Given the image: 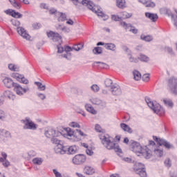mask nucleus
I'll use <instances>...</instances> for the list:
<instances>
[{"label": "nucleus", "mask_w": 177, "mask_h": 177, "mask_svg": "<svg viewBox=\"0 0 177 177\" xmlns=\"http://www.w3.org/2000/svg\"><path fill=\"white\" fill-rule=\"evenodd\" d=\"M99 138L102 142V144L108 150H114L115 153H122V150L120 148L118 144H115L113 142H111V137L107 134H101L99 136Z\"/></svg>", "instance_id": "nucleus-1"}, {"label": "nucleus", "mask_w": 177, "mask_h": 177, "mask_svg": "<svg viewBox=\"0 0 177 177\" xmlns=\"http://www.w3.org/2000/svg\"><path fill=\"white\" fill-rule=\"evenodd\" d=\"M71 1H72L73 3H74L77 8L78 6H81V5H84V6H87L88 9H89L90 10H92V12H93L94 13H96L97 16L102 18L104 17V20H106V19H109V17L104 15L103 12L102 11L99 12L96 10L95 8H93V6H95V4L91 1H89V0H71Z\"/></svg>", "instance_id": "nucleus-2"}, {"label": "nucleus", "mask_w": 177, "mask_h": 177, "mask_svg": "<svg viewBox=\"0 0 177 177\" xmlns=\"http://www.w3.org/2000/svg\"><path fill=\"white\" fill-rule=\"evenodd\" d=\"M130 149L134 153H139L145 156L146 158L151 157V150L149 149L147 147H142V145L136 141L130 140Z\"/></svg>", "instance_id": "nucleus-3"}, {"label": "nucleus", "mask_w": 177, "mask_h": 177, "mask_svg": "<svg viewBox=\"0 0 177 177\" xmlns=\"http://www.w3.org/2000/svg\"><path fill=\"white\" fill-rule=\"evenodd\" d=\"M145 102L148 106L153 110L156 114H158V115H164L165 114V109L164 108L161 107V105L160 104L157 103L156 102L151 101V99L150 97H145Z\"/></svg>", "instance_id": "nucleus-4"}, {"label": "nucleus", "mask_w": 177, "mask_h": 177, "mask_svg": "<svg viewBox=\"0 0 177 177\" xmlns=\"http://www.w3.org/2000/svg\"><path fill=\"white\" fill-rule=\"evenodd\" d=\"M11 23L12 26L15 27H17V33L22 37L24 39H26V41H29L30 38H31V36L27 32V30L24 29L23 27H20V21L17 19H12Z\"/></svg>", "instance_id": "nucleus-5"}, {"label": "nucleus", "mask_w": 177, "mask_h": 177, "mask_svg": "<svg viewBox=\"0 0 177 177\" xmlns=\"http://www.w3.org/2000/svg\"><path fill=\"white\" fill-rule=\"evenodd\" d=\"M167 88L174 95H177V78L172 77L168 80Z\"/></svg>", "instance_id": "nucleus-6"}, {"label": "nucleus", "mask_w": 177, "mask_h": 177, "mask_svg": "<svg viewBox=\"0 0 177 177\" xmlns=\"http://www.w3.org/2000/svg\"><path fill=\"white\" fill-rule=\"evenodd\" d=\"M136 173L139 175L140 177L147 176V173H146V169L143 167V164L136 163V166L133 167Z\"/></svg>", "instance_id": "nucleus-7"}, {"label": "nucleus", "mask_w": 177, "mask_h": 177, "mask_svg": "<svg viewBox=\"0 0 177 177\" xmlns=\"http://www.w3.org/2000/svg\"><path fill=\"white\" fill-rule=\"evenodd\" d=\"M14 91L19 96H23L24 93H27L30 91V88L28 86L23 88L20 84L16 83L14 86Z\"/></svg>", "instance_id": "nucleus-8"}, {"label": "nucleus", "mask_w": 177, "mask_h": 177, "mask_svg": "<svg viewBox=\"0 0 177 177\" xmlns=\"http://www.w3.org/2000/svg\"><path fill=\"white\" fill-rule=\"evenodd\" d=\"M85 161H86V156L82 154L75 156L72 160V162L75 165H80V164H84Z\"/></svg>", "instance_id": "nucleus-9"}, {"label": "nucleus", "mask_w": 177, "mask_h": 177, "mask_svg": "<svg viewBox=\"0 0 177 177\" xmlns=\"http://www.w3.org/2000/svg\"><path fill=\"white\" fill-rule=\"evenodd\" d=\"M25 125L24 126V129H32L35 131L37 129V124L30 121L29 118H26L25 120H22Z\"/></svg>", "instance_id": "nucleus-10"}, {"label": "nucleus", "mask_w": 177, "mask_h": 177, "mask_svg": "<svg viewBox=\"0 0 177 177\" xmlns=\"http://www.w3.org/2000/svg\"><path fill=\"white\" fill-rule=\"evenodd\" d=\"M12 77L13 78H15L17 81L21 82V84H24L25 85H27L28 84V80L26 79V77H24V75H20L19 73H13Z\"/></svg>", "instance_id": "nucleus-11"}, {"label": "nucleus", "mask_w": 177, "mask_h": 177, "mask_svg": "<svg viewBox=\"0 0 177 177\" xmlns=\"http://www.w3.org/2000/svg\"><path fill=\"white\" fill-rule=\"evenodd\" d=\"M6 15H9V16H12V17H15V19H21L23 17V15H21L19 12H16L15 10H6L4 11Z\"/></svg>", "instance_id": "nucleus-12"}, {"label": "nucleus", "mask_w": 177, "mask_h": 177, "mask_svg": "<svg viewBox=\"0 0 177 177\" xmlns=\"http://www.w3.org/2000/svg\"><path fill=\"white\" fill-rule=\"evenodd\" d=\"M111 92L114 96H120L122 93L121 87L118 84H113L111 86Z\"/></svg>", "instance_id": "nucleus-13"}, {"label": "nucleus", "mask_w": 177, "mask_h": 177, "mask_svg": "<svg viewBox=\"0 0 177 177\" xmlns=\"http://www.w3.org/2000/svg\"><path fill=\"white\" fill-rule=\"evenodd\" d=\"M59 133L58 131H56V130L53 129H50L47 131H45L44 135L46 138H48L50 139V138H56L57 136H59Z\"/></svg>", "instance_id": "nucleus-14"}, {"label": "nucleus", "mask_w": 177, "mask_h": 177, "mask_svg": "<svg viewBox=\"0 0 177 177\" xmlns=\"http://www.w3.org/2000/svg\"><path fill=\"white\" fill-rule=\"evenodd\" d=\"M47 37H48V38H52V40L54 42H57V41H60L62 39V36H60L59 33H56L53 31L47 32Z\"/></svg>", "instance_id": "nucleus-15"}, {"label": "nucleus", "mask_w": 177, "mask_h": 177, "mask_svg": "<svg viewBox=\"0 0 177 177\" xmlns=\"http://www.w3.org/2000/svg\"><path fill=\"white\" fill-rule=\"evenodd\" d=\"M120 25L125 28V30L129 29L130 32H132L133 34H136L138 32V29H136L134 26H132L131 24H127L125 21L120 22Z\"/></svg>", "instance_id": "nucleus-16"}, {"label": "nucleus", "mask_w": 177, "mask_h": 177, "mask_svg": "<svg viewBox=\"0 0 177 177\" xmlns=\"http://www.w3.org/2000/svg\"><path fill=\"white\" fill-rule=\"evenodd\" d=\"M77 151L78 147L75 145L65 147V154H75Z\"/></svg>", "instance_id": "nucleus-17"}, {"label": "nucleus", "mask_w": 177, "mask_h": 177, "mask_svg": "<svg viewBox=\"0 0 177 177\" xmlns=\"http://www.w3.org/2000/svg\"><path fill=\"white\" fill-rule=\"evenodd\" d=\"M90 102L93 104H95L96 106H99L100 107H106V102L102 101V100H100L99 98H92L90 100Z\"/></svg>", "instance_id": "nucleus-18"}, {"label": "nucleus", "mask_w": 177, "mask_h": 177, "mask_svg": "<svg viewBox=\"0 0 177 177\" xmlns=\"http://www.w3.org/2000/svg\"><path fill=\"white\" fill-rule=\"evenodd\" d=\"M3 82L7 88H15V85H16V83L9 77L3 79Z\"/></svg>", "instance_id": "nucleus-19"}, {"label": "nucleus", "mask_w": 177, "mask_h": 177, "mask_svg": "<svg viewBox=\"0 0 177 177\" xmlns=\"http://www.w3.org/2000/svg\"><path fill=\"white\" fill-rule=\"evenodd\" d=\"M138 2L145 5L146 8H154L156 6V3L151 1V0H138Z\"/></svg>", "instance_id": "nucleus-20"}, {"label": "nucleus", "mask_w": 177, "mask_h": 177, "mask_svg": "<svg viewBox=\"0 0 177 177\" xmlns=\"http://www.w3.org/2000/svg\"><path fill=\"white\" fill-rule=\"evenodd\" d=\"M55 153L57 154H66V147L63 146L62 144L57 145L55 148Z\"/></svg>", "instance_id": "nucleus-21"}, {"label": "nucleus", "mask_w": 177, "mask_h": 177, "mask_svg": "<svg viewBox=\"0 0 177 177\" xmlns=\"http://www.w3.org/2000/svg\"><path fill=\"white\" fill-rule=\"evenodd\" d=\"M145 17L151 20V21H157L158 19V15L157 14L151 13V12H145Z\"/></svg>", "instance_id": "nucleus-22"}, {"label": "nucleus", "mask_w": 177, "mask_h": 177, "mask_svg": "<svg viewBox=\"0 0 177 177\" xmlns=\"http://www.w3.org/2000/svg\"><path fill=\"white\" fill-rule=\"evenodd\" d=\"M85 109L86 111H88V113H91V114H93V115H95V114H97V111L95 110V108H93V106H92L91 104H86Z\"/></svg>", "instance_id": "nucleus-23"}, {"label": "nucleus", "mask_w": 177, "mask_h": 177, "mask_svg": "<svg viewBox=\"0 0 177 177\" xmlns=\"http://www.w3.org/2000/svg\"><path fill=\"white\" fill-rule=\"evenodd\" d=\"M120 128H122L124 132H128V133H132V132H133L132 128H131L129 126H128V124L125 123H121Z\"/></svg>", "instance_id": "nucleus-24"}, {"label": "nucleus", "mask_w": 177, "mask_h": 177, "mask_svg": "<svg viewBox=\"0 0 177 177\" xmlns=\"http://www.w3.org/2000/svg\"><path fill=\"white\" fill-rule=\"evenodd\" d=\"M3 96H5V97H8V99H11L12 100H15L16 97V95L9 90H6L3 92Z\"/></svg>", "instance_id": "nucleus-25"}, {"label": "nucleus", "mask_w": 177, "mask_h": 177, "mask_svg": "<svg viewBox=\"0 0 177 177\" xmlns=\"http://www.w3.org/2000/svg\"><path fill=\"white\" fill-rule=\"evenodd\" d=\"M84 172L86 175H93V173L95 172V169L90 166H86L84 169Z\"/></svg>", "instance_id": "nucleus-26"}, {"label": "nucleus", "mask_w": 177, "mask_h": 177, "mask_svg": "<svg viewBox=\"0 0 177 177\" xmlns=\"http://www.w3.org/2000/svg\"><path fill=\"white\" fill-rule=\"evenodd\" d=\"M162 102L167 107H169V109H173L174 102H172V100L171 99L165 98L162 100Z\"/></svg>", "instance_id": "nucleus-27"}, {"label": "nucleus", "mask_w": 177, "mask_h": 177, "mask_svg": "<svg viewBox=\"0 0 177 177\" xmlns=\"http://www.w3.org/2000/svg\"><path fill=\"white\" fill-rule=\"evenodd\" d=\"M0 135L3 136L4 138H7V139H10L12 136L10 135V132L5 130V129H0Z\"/></svg>", "instance_id": "nucleus-28"}, {"label": "nucleus", "mask_w": 177, "mask_h": 177, "mask_svg": "<svg viewBox=\"0 0 177 177\" xmlns=\"http://www.w3.org/2000/svg\"><path fill=\"white\" fill-rule=\"evenodd\" d=\"M126 1L125 0H116V6L119 8V9H124V8H126L125 6Z\"/></svg>", "instance_id": "nucleus-29"}, {"label": "nucleus", "mask_w": 177, "mask_h": 177, "mask_svg": "<svg viewBox=\"0 0 177 177\" xmlns=\"http://www.w3.org/2000/svg\"><path fill=\"white\" fill-rule=\"evenodd\" d=\"M133 79L136 81H140L142 79V74H140V72L139 71H133Z\"/></svg>", "instance_id": "nucleus-30"}, {"label": "nucleus", "mask_w": 177, "mask_h": 177, "mask_svg": "<svg viewBox=\"0 0 177 177\" xmlns=\"http://www.w3.org/2000/svg\"><path fill=\"white\" fill-rule=\"evenodd\" d=\"M153 139L155 140V142H156L158 145H159V146H164L166 142L165 140L162 138H158L157 136H153Z\"/></svg>", "instance_id": "nucleus-31"}, {"label": "nucleus", "mask_w": 177, "mask_h": 177, "mask_svg": "<svg viewBox=\"0 0 177 177\" xmlns=\"http://www.w3.org/2000/svg\"><path fill=\"white\" fill-rule=\"evenodd\" d=\"M32 162L35 165H42L44 159L42 158H35L32 159Z\"/></svg>", "instance_id": "nucleus-32"}, {"label": "nucleus", "mask_w": 177, "mask_h": 177, "mask_svg": "<svg viewBox=\"0 0 177 177\" xmlns=\"http://www.w3.org/2000/svg\"><path fill=\"white\" fill-rule=\"evenodd\" d=\"M138 59L139 60H140V62H144L145 63L150 62V57H147V55L144 54H140Z\"/></svg>", "instance_id": "nucleus-33"}, {"label": "nucleus", "mask_w": 177, "mask_h": 177, "mask_svg": "<svg viewBox=\"0 0 177 177\" xmlns=\"http://www.w3.org/2000/svg\"><path fill=\"white\" fill-rule=\"evenodd\" d=\"M104 48H106L109 50H112L113 52H114V50H115V44L113 43H106Z\"/></svg>", "instance_id": "nucleus-34"}, {"label": "nucleus", "mask_w": 177, "mask_h": 177, "mask_svg": "<svg viewBox=\"0 0 177 177\" xmlns=\"http://www.w3.org/2000/svg\"><path fill=\"white\" fill-rule=\"evenodd\" d=\"M140 39H142V41H145V42H151V41H153V37L150 35L146 36L144 35H141Z\"/></svg>", "instance_id": "nucleus-35"}, {"label": "nucleus", "mask_w": 177, "mask_h": 177, "mask_svg": "<svg viewBox=\"0 0 177 177\" xmlns=\"http://www.w3.org/2000/svg\"><path fill=\"white\" fill-rule=\"evenodd\" d=\"M93 53L94 55H102V53H103V48L100 46L95 47L93 50Z\"/></svg>", "instance_id": "nucleus-36"}, {"label": "nucleus", "mask_w": 177, "mask_h": 177, "mask_svg": "<svg viewBox=\"0 0 177 177\" xmlns=\"http://www.w3.org/2000/svg\"><path fill=\"white\" fill-rule=\"evenodd\" d=\"M58 21H66L67 20V15L63 12H58Z\"/></svg>", "instance_id": "nucleus-37"}, {"label": "nucleus", "mask_w": 177, "mask_h": 177, "mask_svg": "<svg viewBox=\"0 0 177 177\" xmlns=\"http://www.w3.org/2000/svg\"><path fill=\"white\" fill-rule=\"evenodd\" d=\"M8 68L11 71H19V68L17 67V66H16L13 64H8Z\"/></svg>", "instance_id": "nucleus-38"}, {"label": "nucleus", "mask_w": 177, "mask_h": 177, "mask_svg": "<svg viewBox=\"0 0 177 177\" xmlns=\"http://www.w3.org/2000/svg\"><path fill=\"white\" fill-rule=\"evenodd\" d=\"M104 85L106 88H110V86L113 85V80L109 78L106 79L104 81Z\"/></svg>", "instance_id": "nucleus-39"}, {"label": "nucleus", "mask_w": 177, "mask_h": 177, "mask_svg": "<svg viewBox=\"0 0 177 177\" xmlns=\"http://www.w3.org/2000/svg\"><path fill=\"white\" fill-rule=\"evenodd\" d=\"M128 56H129V60L131 63H138V62H139V60H138L137 58L133 57L132 55H131V53H128Z\"/></svg>", "instance_id": "nucleus-40"}, {"label": "nucleus", "mask_w": 177, "mask_h": 177, "mask_svg": "<svg viewBox=\"0 0 177 177\" xmlns=\"http://www.w3.org/2000/svg\"><path fill=\"white\" fill-rule=\"evenodd\" d=\"M142 81H144V82H149V81L150 80V74H144L142 77Z\"/></svg>", "instance_id": "nucleus-41"}, {"label": "nucleus", "mask_w": 177, "mask_h": 177, "mask_svg": "<svg viewBox=\"0 0 177 177\" xmlns=\"http://www.w3.org/2000/svg\"><path fill=\"white\" fill-rule=\"evenodd\" d=\"M165 167H167V168H171V167H172V161L171 160V159L169 158H167L165 160Z\"/></svg>", "instance_id": "nucleus-42"}, {"label": "nucleus", "mask_w": 177, "mask_h": 177, "mask_svg": "<svg viewBox=\"0 0 177 177\" xmlns=\"http://www.w3.org/2000/svg\"><path fill=\"white\" fill-rule=\"evenodd\" d=\"M164 12H165V15H167L169 17L170 16L171 17V19H174V17H175V15H174V14H172V12H171V10H169L168 8H165L164 10Z\"/></svg>", "instance_id": "nucleus-43"}, {"label": "nucleus", "mask_w": 177, "mask_h": 177, "mask_svg": "<svg viewBox=\"0 0 177 177\" xmlns=\"http://www.w3.org/2000/svg\"><path fill=\"white\" fill-rule=\"evenodd\" d=\"M65 131H66L68 136H74V131L71 128H66Z\"/></svg>", "instance_id": "nucleus-44"}, {"label": "nucleus", "mask_w": 177, "mask_h": 177, "mask_svg": "<svg viewBox=\"0 0 177 177\" xmlns=\"http://www.w3.org/2000/svg\"><path fill=\"white\" fill-rule=\"evenodd\" d=\"M22 157L25 160H27V161H30L31 160V156H30L29 152L24 153L23 155H22Z\"/></svg>", "instance_id": "nucleus-45"}, {"label": "nucleus", "mask_w": 177, "mask_h": 177, "mask_svg": "<svg viewBox=\"0 0 177 177\" xmlns=\"http://www.w3.org/2000/svg\"><path fill=\"white\" fill-rule=\"evenodd\" d=\"M51 142L54 145H57V146H59V145H62L60 144V140L55 137H53V138H51Z\"/></svg>", "instance_id": "nucleus-46"}, {"label": "nucleus", "mask_w": 177, "mask_h": 177, "mask_svg": "<svg viewBox=\"0 0 177 177\" xmlns=\"http://www.w3.org/2000/svg\"><path fill=\"white\" fill-rule=\"evenodd\" d=\"M1 156L3 158H0V162H4L6 158H8V154L5 152H1Z\"/></svg>", "instance_id": "nucleus-47"}, {"label": "nucleus", "mask_w": 177, "mask_h": 177, "mask_svg": "<svg viewBox=\"0 0 177 177\" xmlns=\"http://www.w3.org/2000/svg\"><path fill=\"white\" fill-rule=\"evenodd\" d=\"M165 49H166L167 52H168V53H169L171 55V56H174V55H175V53H174V50L172 49L171 47L166 46Z\"/></svg>", "instance_id": "nucleus-48"}, {"label": "nucleus", "mask_w": 177, "mask_h": 177, "mask_svg": "<svg viewBox=\"0 0 177 177\" xmlns=\"http://www.w3.org/2000/svg\"><path fill=\"white\" fill-rule=\"evenodd\" d=\"M129 17H132V14H129L127 12H122V19H129Z\"/></svg>", "instance_id": "nucleus-49"}, {"label": "nucleus", "mask_w": 177, "mask_h": 177, "mask_svg": "<svg viewBox=\"0 0 177 177\" xmlns=\"http://www.w3.org/2000/svg\"><path fill=\"white\" fill-rule=\"evenodd\" d=\"M91 88L93 91V92H99V90L100 89V88H99V86H97V84H93Z\"/></svg>", "instance_id": "nucleus-50"}, {"label": "nucleus", "mask_w": 177, "mask_h": 177, "mask_svg": "<svg viewBox=\"0 0 177 177\" xmlns=\"http://www.w3.org/2000/svg\"><path fill=\"white\" fill-rule=\"evenodd\" d=\"M154 152L156 153V155L158 156V157H162V150L155 149Z\"/></svg>", "instance_id": "nucleus-51"}, {"label": "nucleus", "mask_w": 177, "mask_h": 177, "mask_svg": "<svg viewBox=\"0 0 177 177\" xmlns=\"http://www.w3.org/2000/svg\"><path fill=\"white\" fill-rule=\"evenodd\" d=\"M111 19L112 20H113L114 21H121L122 19L121 17L115 15H113L111 16Z\"/></svg>", "instance_id": "nucleus-52"}, {"label": "nucleus", "mask_w": 177, "mask_h": 177, "mask_svg": "<svg viewBox=\"0 0 177 177\" xmlns=\"http://www.w3.org/2000/svg\"><path fill=\"white\" fill-rule=\"evenodd\" d=\"M53 172L55 177H63L62 174L59 172L56 169H53Z\"/></svg>", "instance_id": "nucleus-53"}, {"label": "nucleus", "mask_w": 177, "mask_h": 177, "mask_svg": "<svg viewBox=\"0 0 177 177\" xmlns=\"http://www.w3.org/2000/svg\"><path fill=\"white\" fill-rule=\"evenodd\" d=\"M62 57L67 59V60H71V53H66V54L62 55Z\"/></svg>", "instance_id": "nucleus-54"}, {"label": "nucleus", "mask_w": 177, "mask_h": 177, "mask_svg": "<svg viewBox=\"0 0 177 177\" xmlns=\"http://www.w3.org/2000/svg\"><path fill=\"white\" fill-rule=\"evenodd\" d=\"M96 64H100L99 66L101 67V68H106L107 67V64L104 62H97Z\"/></svg>", "instance_id": "nucleus-55"}, {"label": "nucleus", "mask_w": 177, "mask_h": 177, "mask_svg": "<svg viewBox=\"0 0 177 177\" xmlns=\"http://www.w3.org/2000/svg\"><path fill=\"white\" fill-rule=\"evenodd\" d=\"M57 48L58 53H62V52H64V48H63V46H62V44L58 45Z\"/></svg>", "instance_id": "nucleus-56"}, {"label": "nucleus", "mask_w": 177, "mask_h": 177, "mask_svg": "<svg viewBox=\"0 0 177 177\" xmlns=\"http://www.w3.org/2000/svg\"><path fill=\"white\" fill-rule=\"evenodd\" d=\"M32 28L34 30H39V28H41V24L35 23L32 24Z\"/></svg>", "instance_id": "nucleus-57"}, {"label": "nucleus", "mask_w": 177, "mask_h": 177, "mask_svg": "<svg viewBox=\"0 0 177 177\" xmlns=\"http://www.w3.org/2000/svg\"><path fill=\"white\" fill-rule=\"evenodd\" d=\"M71 127H72V128H81V126H80V124L75 122H72Z\"/></svg>", "instance_id": "nucleus-58"}, {"label": "nucleus", "mask_w": 177, "mask_h": 177, "mask_svg": "<svg viewBox=\"0 0 177 177\" xmlns=\"http://www.w3.org/2000/svg\"><path fill=\"white\" fill-rule=\"evenodd\" d=\"M5 112L2 110H0V120H1V121H3V120H5Z\"/></svg>", "instance_id": "nucleus-59"}, {"label": "nucleus", "mask_w": 177, "mask_h": 177, "mask_svg": "<svg viewBox=\"0 0 177 177\" xmlns=\"http://www.w3.org/2000/svg\"><path fill=\"white\" fill-rule=\"evenodd\" d=\"M3 167H5L6 168H8V167H9V165H10V162H9V160H8L7 158H6V160H4V162H3Z\"/></svg>", "instance_id": "nucleus-60"}, {"label": "nucleus", "mask_w": 177, "mask_h": 177, "mask_svg": "<svg viewBox=\"0 0 177 177\" xmlns=\"http://www.w3.org/2000/svg\"><path fill=\"white\" fill-rule=\"evenodd\" d=\"M37 95L38 97H39V99H41V100H45V99H46V95H45V94L39 93Z\"/></svg>", "instance_id": "nucleus-61"}, {"label": "nucleus", "mask_w": 177, "mask_h": 177, "mask_svg": "<svg viewBox=\"0 0 177 177\" xmlns=\"http://www.w3.org/2000/svg\"><path fill=\"white\" fill-rule=\"evenodd\" d=\"M73 50V48H71L69 46H66L64 47V51L66 52V53H68L69 52H72Z\"/></svg>", "instance_id": "nucleus-62"}, {"label": "nucleus", "mask_w": 177, "mask_h": 177, "mask_svg": "<svg viewBox=\"0 0 177 177\" xmlns=\"http://www.w3.org/2000/svg\"><path fill=\"white\" fill-rule=\"evenodd\" d=\"M166 149H172L173 146L172 145L169 144L167 141L165 142V144L163 145Z\"/></svg>", "instance_id": "nucleus-63"}, {"label": "nucleus", "mask_w": 177, "mask_h": 177, "mask_svg": "<svg viewBox=\"0 0 177 177\" xmlns=\"http://www.w3.org/2000/svg\"><path fill=\"white\" fill-rule=\"evenodd\" d=\"M171 20H173L174 26V27H176V28L177 30V15H175V17L173 19H171Z\"/></svg>", "instance_id": "nucleus-64"}]
</instances>
